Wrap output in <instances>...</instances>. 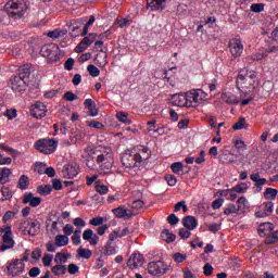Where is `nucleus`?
<instances>
[{
    "label": "nucleus",
    "mask_w": 278,
    "mask_h": 278,
    "mask_svg": "<svg viewBox=\"0 0 278 278\" xmlns=\"http://www.w3.org/2000/svg\"><path fill=\"white\" fill-rule=\"evenodd\" d=\"M233 189L236 192L239 193L247 192V190H249V185H247V182H241L239 185H236Z\"/></svg>",
    "instance_id": "obj_56"
},
{
    "label": "nucleus",
    "mask_w": 278,
    "mask_h": 278,
    "mask_svg": "<svg viewBox=\"0 0 278 278\" xmlns=\"http://www.w3.org/2000/svg\"><path fill=\"white\" fill-rule=\"evenodd\" d=\"M70 256H71V254H68V253L58 252L55 254L54 262H55V264L64 265V264H66V262H68Z\"/></svg>",
    "instance_id": "obj_38"
},
{
    "label": "nucleus",
    "mask_w": 278,
    "mask_h": 278,
    "mask_svg": "<svg viewBox=\"0 0 278 278\" xmlns=\"http://www.w3.org/2000/svg\"><path fill=\"white\" fill-rule=\"evenodd\" d=\"M23 203L24 205H27V203H29L30 207H38V205L42 203V198L34 197V193L29 192L24 194Z\"/></svg>",
    "instance_id": "obj_20"
},
{
    "label": "nucleus",
    "mask_w": 278,
    "mask_h": 278,
    "mask_svg": "<svg viewBox=\"0 0 278 278\" xmlns=\"http://www.w3.org/2000/svg\"><path fill=\"white\" fill-rule=\"evenodd\" d=\"M182 225L189 231H194V229H197V227H199V222L197 220V218L194 216L188 215L185 218H182Z\"/></svg>",
    "instance_id": "obj_24"
},
{
    "label": "nucleus",
    "mask_w": 278,
    "mask_h": 278,
    "mask_svg": "<svg viewBox=\"0 0 278 278\" xmlns=\"http://www.w3.org/2000/svg\"><path fill=\"white\" fill-rule=\"evenodd\" d=\"M7 271L11 277H18L25 271V263H23V260L17 258L7 266Z\"/></svg>",
    "instance_id": "obj_9"
},
{
    "label": "nucleus",
    "mask_w": 278,
    "mask_h": 278,
    "mask_svg": "<svg viewBox=\"0 0 278 278\" xmlns=\"http://www.w3.org/2000/svg\"><path fill=\"white\" fill-rule=\"evenodd\" d=\"M97 40V34L90 33L87 37H85L75 48L76 53H84L92 42Z\"/></svg>",
    "instance_id": "obj_11"
},
{
    "label": "nucleus",
    "mask_w": 278,
    "mask_h": 278,
    "mask_svg": "<svg viewBox=\"0 0 278 278\" xmlns=\"http://www.w3.org/2000/svg\"><path fill=\"white\" fill-rule=\"evenodd\" d=\"M89 225H92L93 227H99L100 225H103V217H94L90 219Z\"/></svg>",
    "instance_id": "obj_64"
},
{
    "label": "nucleus",
    "mask_w": 278,
    "mask_h": 278,
    "mask_svg": "<svg viewBox=\"0 0 278 278\" xmlns=\"http://www.w3.org/2000/svg\"><path fill=\"white\" fill-rule=\"evenodd\" d=\"M53 262V255L51 254H45L42 257V264L43 266H51V263Z\"/></svg>",
    "instance_id": "obj_62"
},
{
    "label": "nucleus",
    "mask_w": 278,
    "mask_h": 278,
    "mask_svg": "<svg viewBox=\"0 0 278 278\" xmlns=\"http://www.w3.org/2000/svg\"><path fill=\"white\" fill-rule=\"evenodd\" d=\"M151 157V150L146 146H137L132 150H126L122 154V164L125 168H138L142 162Z\"/></svg>",
    "instance_id": "obj_1"
},
{
    "label": "nucleus",
    "mask_w": 278,
    "mask_h": 278,
    "mask_svg": "<svg viewBox=\"0 0 278 278\" xmlns=\"http://www.w3.org/2000/svg\"><path fill=\"white\" fill-rule=\"evenodd\" d=\"M257 84V73L243 68L237 76L238 90H254Z\"/></svg>",
    "instance_id": "obj_2"
},
{
    "label": "nucleus",
    "mask_w": 278,
    "mask_h": 278,
    "mask_svg": "<svg viewBox=\"0 0 278 278\" xmlns=\"http://www.w3.org/2000/svg\"><path fill=\"white\" fill-rule=\"evenodd\" d=\"M29 8V2L27 0H10L5 4L7 13L9 14L10 18H14L15 21L25 16Z\"/></svg>",
    "instance_id": "obj_3"
},
{
    "label": "nucleus",
    "mask_w": 278,
    "mask_h": 278,
    "mask_svg": "<svg viewBox=\"0 0 278 278\" xmlns=\"http://www.w3.org/2000/svg\"><path fill=\"white\" fill-rule=\"evenodd\" d=\"M245 207H247V198L241 197L237 200V204L229 203L225 207L224 214L226 216H231V214H244Z\"/></svg>",
    "instance_id": "obj_6"
},
{
    "label": "nucleus",
    "mask_w": 278,
    "mask_h": 278,
    "mask_svg": "<svg viewBox=\"0 0 278 278\" xmlns=\"http://www.w3.org/2000/svg\"><path fill=\"white\" fill-rule=\"evenodd\" d=\"M188 256L186 254H181V253H175L173 258L174 262H176L177 264H181L182 262H186V258Z\"/></svg>",
    "instance_id": "obj_59"
},
{
    "label": "nucleus",
    "mask_w": 278,
    "mask_h": 278,
    "mask_svg": "<svg viewBox=\"0 0 278 278\" xmlns=\"http://www.w3.org/2000/svg\"><path fill=\"white\" fill-rule=\"evenodd\" d=\"M66 265H60V264H56L52 267V274L55 276V277H60L62 275H66Z\"/></svg>",
    "instance_id": "obj_41"
},
{
    "label": "nucleus",
    "mask_w": 278,
    "mask_h": 278,
    "mask_svg": "<svg viewBox=\"0 0 278 278\" xmlns=\"http://www.w3.org/2000/svg\"><path fill=\"white\" fill-rule=\"evenodd\" d=\"M94 21H97V17H94V15H90L89 21L85 24V26L83 28V33L80 34V36H87L88 35V29L94 23Z\"/></svg>",
    "instance_id": "obj_46"
},
{
    "label": "nucleus",
    "mask_w": 278,
    "mask_h": 278,
    "mask_svg": "<svg viewBox=\"0 0 278 278\" xmlns=\"http://www.w3.org/2000/svg\"><path fill=\"white\" fill-rule=\"evenodd\" d=\"M277 194H278V190L277 189L267 188L265 190V199H270V200L277 199Z\"/></svg>",
    "instance_id": "obj_47"
},
{
    "label": "nucleus",
    "mask_w": 278,
    "mask_h": 278,
    "mask_svg": "<svg viewBox=\"0 0 278 278\" xmlns=\"http://www.w3.org/2000/svg\"><path fill=\"white\" fill-rule=\"evenodd\" d=\"M142 207H144V202L142 200H135L131 204L130 212L134 216H138L142 212Z\"/></svg>",
    "instance_id": "obj_31"
},
{
    "label": "nucleus",
    "mask_w": 278,
    "mask_h": 278,
    "mask_svg": "<svg viewBox=\"0 0 278 278\" xmlns=\"http://www.w3.org/2000/svg\"><path fill=\"white\" fill-rule=\"evenodd\" d=\"M144 264V256L142 254H132L127 261V266L134 270L135 268H140Z\"/></svg>",
    "instance_id": "obj_18"
},
{
    "label": "nucleus",
    "mask_w": 278,
    "mask_h": 278,
    "mask_svg": "<svg viewBox=\"0 0 278 278\" xmlns=\"http://www.w3.org/2000/svg\"><path fill=\"white\" fill-rule=\"evenodd\" d=\"M37 192L41 197H47L53 192V187L51 185H40L37 187Z\"/></svg>",
    "instance_id": "obj_37"
},
{
    "label": "nucleus",
    "mask_w": 278,
    "mask_h": 278,
    "mask_svg": "<svg viewBox=\"0 0 278 278\" xmlns=\"http://www.w3.org/2000/svg\"><path fill=\"white\" fill-rule=\"evenodd\" d=\"M170 168H172V172L177 175L181 173V170H184V163L182 162L173 163Z\"/></svg>",
    "instance_id": "obj_54"
},
{
    "label": "nucleus",
    "mask_w": 278,
    "mask_h": 278,
    "mask_svg": "<svg viewBox=\"0 0 278 278\" xmlns=\"http://www.w3.org/2000/svg\"><path fill=\"white\" fill-rule=\"evenodd\" d=\"M228 47L233 58H240L244 51V46L240 39H231L228 43Z\"/></svg>",
    "instance_id": "obj_14"
},
{
    "label": "nucleus",
    "mask_w": 278,
    "mask_h": 278,
    "mask_svg": "<svg viewBox=\"0 0 278 278\" xmlns=\"http://www.w3.org/2000/svg\"><path fill=\"white\" fill-rule=\"evenodd\" d=\"M178 236L180 237L181 240H188L192 236V232L188 230V228H180L178 231Z\"/></svg>",
    "instance_id": "obj_52"
},
{
    "label": "nucleus",
    "mask_w": 278,
    "mask_h": 278,
    "mask_svg": "<svg viewBox=\"0 0 278 278\" xmlns=\"http://www.w3.org/2000/svg\"><path fill=\"white\" fill-rule=\"evenodd\" d=\"M94 160H97V156L94 155V153H92V148H88V150H87V159L85 161V164L91 170H93V168L96 166L94 165Z\"/></svg>",
    "instance_id": "obj_30"
},
{
    "label": "nucleus",
    "mask_w": 278,
    "mask_h": 278,
    "mask_svg": "<svg viewBox=\"0 0 278 278\" xmlns=\"http://www.w3.org/2000/svg\"><path fill=\"white\" fill-rule=\"evenodd\" d=\"M54 47H55V43H48L42 46L40 49V55H42V58H49Z\"/></svg>",
    "instance_id": "obj_40"
},
{
    "label": "nucleus",
    "mask_w": 278,
    "mask_h": 278,
    "mask_svg": "<svg viewBox=\"0 0 278 278\" xmlns=\"http://www.w3.org/2000/svg\"><path fill=\"white\" fill-rule=\"evenodd\" d=\"M275 204L273 202H264L260 205L258 210L255 212L256 218H266L273 214Z\"/></svg>",
    "instance_id": "obj_12"
},
{
    "label": "nucleus",
    "mask_w": 278,
    "mask_h": 278,
    "mask_svg": "<svg viewBox=\"0 0 278 278\" xmlns=\"http://www.w3.org/2000/svg\"><path fill=\"white\" fill-rule=\"evenodd\" d=\"M207 229H208V231H211L212 233H216V232L220 231V224H217V223L210 224V225L207 226Z\"/></svg>",
    "instance_id": "obj_63"
},
{
    "label": "nucleus",
    "mask_w": 278,
    "mask_h": 278,
    "mask_svg": "<svg viewBox=\"0 0 278 278\" xmlns=\"http://www.w3.org/2000/svg\"><path fill=\"white\" fill-rule=\"evenodd\" d=\"M96 191L98 192V194H108V192H110V188L105 185H99V182H97Z\"/></svg>",
    "instance_id": "obj_53"
},
{
    "label": "nucleus",
    "mask_w": 278,
    "mask_h": 278,
    "mask_svg": "<svg viewBox=\"0 0 278 278\" xmlns=\"http://www.w3.org/2000/svg\"><path fill=\"white\" fill-rule=\"evenodd\" d=\"M222 100L224 101V103H227L228 105H238V103H240L238 96L231 92H223Z\"/></svg>",
    "instance_id": "obj_26"
},
{
    "label": "nucleus",
    "mask_w": 278,
    "mask_h": 278,
    "mask_svg": "<svg viewBox=\"0 0 278 278\" xmlns=\"http://www.w3.org/2000/svg\"><path fill=\"white\" fill-rule=\"evenodd\" d=\"M21 229L28 236H38L40 233V222L28 218L22 223Z\"/></svg>",
    "instance_id": "obj_8"
},
{
    "label": "nucleus",
    "mask_w": 278,
    "mask_h": 278,
    "mask_svg": "<svg viewBox=\"0 0 278 278\" xmlns=\"http://www.w3.org/2000/svg\"><path fill=\"white\" fill-rule=\"evenodd\" d=\"M250 179L251 181H254L255 184V188H257V190L262 191V186H266V178H262L260 176V173H254L250 175Z\"/></svg>",
    "instance_id": "obj_28"
},
{
    "label": "nucleus",
    "mask_w": 278,
    "mask_h": 278,
    "mask_svg": "<svg viewBox=\"0 0 278 278\" xmlns=\"http://www.w3.org/2000/svg\"><path fill=\"white\" fill-rule=\"evenodd\" d=\"M172 105L177 108H187L186 93H175L170 98Z\"/></svg>",
    "instance_id": "obj_21"
},
{
    "label": "nucleus",
    "mask_w": 278,
    "mask_h": 278,
    "mask_svg": "<svg viewBox=\"0 0 278 278\" xmlns=\"http://www.w3.org/2000/svg\"><path fill=\"white\" fill-rule=\"evenodd\" d=\"M161 238L165 242H175V240L177 239V236L175 233L170 232L168 229H164L161 232Z\"/></svg>",
    "instance_id": "obj_39"
},
{
    "label": "nucleus",
    "mask_w": 278,
    "mask_h": 278,
    "mask_svg": "<svg viewBox=\"0 0 278 278\" xmlns=\"http://www.w3.org/2000/svg\"><path fill=\"white\" fill-rule=\"evenodd\" d=\"M72 242L75 247L81 244V229L75 230L72 236Z\"/></svg>",
    "instance_id": "obj_45"
},
{
    "label": "nucleus",
    "mask_w": 278,
    "mask_h": 278,
    "mask_svg": "<svg viewBox=\"0 0 278 278\" xmlns=\"http://www.w3.org/2000/svg\"><path fill=\"white\" fill-rule=\"evenodd\" d=\"M78 255L85 260H90L92 257V251L88 249H78Z\"/></svg>",
    "instance_id": "obj_51"
},
{
    "label": "nucleus",
    "mask_w": 278,
    "mask_h": 278,
    "mask_svg": "<svg viewBox=\"0 0 278 278\" xmlns=\"http://www.w3.org/2000/svg\"><path fill=\"white\" fill-rule=\"evenodd\" d=\"M232 129L235 131L247 129V119L244 117H240L238 122L232 125Z\"/></svg>",
    "instance_id": "obj_44"
},
{
    "label": "nucleus",
    "mask_w": 278,
    "mask_h": 278,
    "mask_svg": "<svg viewBox=\"0 0 278 278\" xmlns=\"http://www.w3.org/2000/svg\"><path fill=\"white\" fill-rule=\"evenodd\" d=\"M83 240L89 242L91 247H97L99 244V235L94 233L92 229H86L83 232Z\"/></svg>",
    "instance_id": "obj_19"
},
{
    "label": "nucleus",
    "mask_w": 278,
    "mask_h": 278,
    "mask_svg": "<svg viewBox=\"0 0 278 278\" xmlns=\"http://www.w3.org/2000/svg\"><path fill=\"white\" fill-rule=\"evenodd\" d=\"M200 92L201 89H192L185 93L187 108H199V105H201V101H203V99L201 98Z\"/></svg>",
    "instance_id": "obj_7"
},
{
    "label": "nucleus",
    "mask_w": 278,
    "mask_h": 278,
    "mask_svg": "<svg viewBox=\"0 0 278 278\" xmlns=\"http://www.w3.org/2000/svg\"><path fill=\"white\" fill-rule=\"evenodd\" d=\"M62 58H64L62 50H60V47L58 45H54V48H52V52H50V55L48 56V61L50 62V64H55V62H60Z\"/></svg>",
    "instance_id": "obj_23"
},
{
    "label": "nucleus",
    "mask_w": 278,
    "mask_h": 278,
    "mask_svg": "<svg viewBox=\"0 0 278 278\" xmlns=\"http://www.w3.org/2000/svg\"><path fill=\"white\" fill-rule=\"evenodd\" d=\"M63 99H65V101H77L78 98L73 91H67L64 93Z\"/></svg>",
    "instance_id": "obj_61"
},
{
    "label": "nucleus",
    "mask_w": 278,
    "mask_h": 278,
    "mask_svg": "<svg viewBox=\"0 0 278 278\" xmlns=\"http://www.w3.org/2000/svg\"><path fill=\"white\" fill-rule=\"evenodd\" d=\"M17 188H20V190H27V188H29V177L27 175L20 177Z\"/></svg>",
    "instance_id": "obj_42"
},
{
    "label": "nucleus",
    "mask_w": 278,
    "mask_h": 278,
    "mask_svg": "<svg viewBox=\"0 0 278 278\" xmlns=\"http://www.w3.org/2000/svg\"><path fill=\"white\" fill-rule=\"evenodd\" d=\"M14 239L12 238V227L8 226L4 235L2 236V247H0V251L4 252L10 249H14Z\"/></svg>",
    "instance_id": "obj_10"
},
{
    "label": "nucleus",
    "mask_w": 278,
    "mask_h": 278,
    "mask_svg": "<svg viewBox=\"0 0 278 278\" xmlns=\"http://www.w3.org/2000/svg\"><path fill=\"white\" fill-rule=\"evenodd\" d=\"M111 151L109 148H104L103 150L101 147L91 148V153L96 155V164L100 165L101 170H110L112 168L114 162H112Z\"/></svg>",
    "instance_id": "obj_4"
},
{
    "label": "nucleus",
    "mask_w": 278,
    "mask_h": 278,
    "mask_svg": "<svg viewBox=\"0 0 278 278\" xmlns=\"http://www.w3.org/2000/svg\"><path fill=\"white\" fill-rule=\"evenodd\" d=\"M30 75H31V64L26 63L20 67V73L17 77H21L22 79L27 81Z\"/></svg>",
    "instance_id": "obj_29"
},
{
    "label": "nucleus",
    "mask_w": 278,
    "mask_h": 278,
    "mask_svg": "<svg viewBox=\"0 0 278 278\" xmlns=\"http://www.w3.org/2000/svg\"><path fill=\"white\" fill-rule=\"evenodd\" d=\"M10 84L14 92H23V90H25V86L27 85V80L16 75L11 77Z\"/></svg>",
    "instance_id": "obj_16"
},
{
    "label": "nucleus",
    "mask_w": 278,
    "mask_h": 278,
    "mask_svg": "<svg viewBox=\"0 0 278 278\" xmlns=\"http://www.w3.org/2000/svg\"><path fill=\"white\" fill-rule=\"evenodd\" d=\"M10 175H12V170L10 168H0V184H8V181H10Z\"/></svg>",
    "instance_id": "obj_32"
},
{
    "label": "nucleus",
    "mask_w": 278,
    "mask_h": 278,
    "mask_svg": "<svg viewBox=\"0 0 278 278\" xmlns=\"http://www.w3.org/2000/svg\"><path fill=\"white\" fill-rule=\"evenodd\" d=\"M112 212L116 218H123L124 220H129V218H134V213L131 208H127L126 206H118L113 208Z\"/></svg>",
    "instance_id": "obj_17"
},
{
    "label": "nucleus",
    "mask_w": 278,
    "mask_h": 278,
    "mask_svg": "<svg viewBox=\"0 0 278 278\" xmlns=\"http://www.w3.org/2000/svg\"><path fill=\"white\" fill-rule=\"evenodd\" d=\"M68 31L66 29H54L47 34L48 38H52V40H58V38H62L66 36Z\"/></svg>",
    "instance_id": "obj_33"
},
{
    "label": "nucleus",
    "mask_w": 278,
    "mask_h": 278,
    "mask_svg": "<svg viewBox=\"0 0 278 278\" xmlns=\"http://www.w3.org/2000/svg\"><path fill=\"white\" fill-rule=\"evenodd\" d=\"M81 25H84V21L81 20H73L70 24V29L73 31L74 36H79L77 30L81 29Z\"/></svg>",
    "instance_id": "obj_35"
},
{
    "label": "nucleus",
    "mask_w": 278,
    "mask_h": 278,
    "mask_svg": "<svg viewBox=\"0 0 278 278\" xmlns=\"http://www.w3.org/2000/svg\"><path fill=\"white\" fill-rule=\"evenodd\" d=\"M1 192H2V201H8V200L12 199V191H10L9 188L3 187L1 189Z\"/></svg>",
    "instance_id": "obj_57"
},
{
    "label": "nucleus",
    "mask_w": 278,
    "mask_h": 278,
    "mask_svg": "<svg viewBox=\"0 0 278 278\" xmlns=\"http://www.w3.org/2000/svg\"><path fill=\"white\" fill-rule=\"evenodd\" d=\"M179 210H182V212H188V205H186V201H180L175 204L174 212H179Z\"/></svg>",
    "instance_id": "obj_55"
},
{
    "label": "nucleus",
    "mask_w": 278,
    "mask_h": 278,
    "mask_svg": "<svg viewBox=\"0 0 278 278\" xmlns=\"http://www.w3.org/2000/svg\"><path fill=\"white\" fill-rule=\"evenodd\" d=\"M86 138V130L76 128L71 132L72 142H81L83 139Z\"/></svg>",
    "instance_id": "obj_27"
},
{
    "label": "nucleus",
    "mask_w": 278,
    "mask_h": 278,
    "mask_svg": "<svg viewBox=\"0 0 278 278\" xmlns=\"http://www.w3.org/2000/svg\"><path fill=\"white\" fill-rule=\"evenodd\" d=\"M81 25H84V21L81 20H73L70 24V29L73 31L74 36H79L77 30L81 29Z\"/></svg>",
    "instance_id": "obj_34"
},
{
    "label": "nucleus",
    "mask_w": 278,
    "mask_h": 278,
    "mask_svg": "<svg viewBox=\"0 0 278 278\" xmlns=\"http://www.w3.org/2000/svg\"><path fill=\"white\" fill-rule=\"evenodd\" d=\"M81 25H84V21L81 20H73L70 24V29L73 31L74 36H79L77 30L81 29Z\"/></svg>",
    "instance_id": "obj_36"
},
{
    "label": "nucleus",
    "mask_w": 278,
    "mask_h": 278,
    "mask_svg": "<svg viewBox=\"0 0 278 278\" xmlns=\"http://www.w3.org/2000/svg\"><path fill=\"white\" fill-rule=\"evenodd\" d=\"M87 71L89 73V75H91V77H99V75H101V71L99 70V67L90 64L87 66Z\"/></svg>",
    "instance_id": "obj_48"
},
{
    "label": "nucleus",
    "mask_w": 278,
    "mask_h": 278,
    "mask_svg": "<svg viewBox=\"0 0 278 278\" xmlns=\"http://www.w3.org/2000/svg\"><path fill=\"white\" fill-rule=\"evenodd\" d=\"M275 242H278V230L265 238V244H275Z\"/></svg>",
    "instance_id": "obj_49"
},
{
    "label": "nucleus",
    "mask_w": 278,
    "mask_h": 278,
    "mask_svg": "<svg viewBox=\"0 0 278 278\" xmlns=\"http://www.w3.org/2000/svg\"><path fill=\"white\" fill-rule=\"evenodd\" d=\"M54 240L56 247H66L68 244V237L66 235H56Z\"/></svg>",
    "instance_id": "obj_43"
},
{
    "label": "nucleus",
    "mask_w": 278,
    "mask_h": 278,
    "mask_svg": "<svg viewBox=\"0 0 278 278\" xmlns=\"http://www.w3.org/2000/svg\"><path fill=\"white\" fill-rule=\"evenodd\" d=\"M267 54L266 52H257V53H254L250 56V60H253L254 62H260L261 60H264V58H266Z\"/></svg>",
    "instance_id": "obj_58"
},
{
    "label": "nucleus",
    "mask_w": 278,
    "mask_h": 278,
    "mask_svg": "<svg viewBox=\"0 0 278 278\" xmlns=\"http://www.w3.org/2000/svg\"><path fill=\"white\" fill-rule=\"evenodd\" d=\"M63 173L67 179H74V177L79 175V166L77 164H68L65 166Z\"/></svg>",
    "instance_id": "obj_22"
},
{
    "label": "nucleus",
    "mask_w": 278,
    "mask_h": 278,
    "mask_svg": "<svg viewBox=\"0 0 278 278\" xmlns=\"http://www.w3.org/2000/svg\"><path fill=\"white\" fill-rule=\"evenodd\" d=\"M117 119L119 123H125V125H131V119L127 117V113L125 112L117 113Z\"/></svg>",
    "instance_id": "obj_50"
},
{
    "label": "nucleus",
    "mask_w": 278,
    "mask_h": 278,
    "mask_svg": "<svg viewBox=\"0 0 278 278\" xmlns=\"http://www.w3.org/2000/svg\"><path fill=\"white\" fill-rule=\"evenodd\" d=\"M166 270L168 269L166 268V265H164V262L162 261L151 262L148 264V273L150 275H162V273L164 274L166 273Z\"/></svg>",
    "instance_id": "obj_13"
},
{
    "label": "nucleus",
    "mask_w": 278,
    "mask_h": 278,
    "mask_svg": "<svg viewBox=\"0 0 278 278\" xmlns=\"http://www.w3.org/2000/svg\"><path fill=\"white\" fill-rule=\"evenodd\" d=\"M251 11L255 13L264 12V4L263 3H253L251 4Z\"/></svg>",
    "instance_id": "obj_60"
},
{
    "label": "nucleus",
    "mask_w": 278,
    "mask_h": 278,
    "mask_svg": "<svg viewBox=\"0 0 278 278\" xmlns=\"http://www.w3.org/2000/svg\"><path fill=\"white\" fill-rule=\"evenodd\" d=\"M58 144L59 142L55 139L42 138L35 142V149L39 153H43V155H51V153H55L58 150Z\"/></svg>",
    "instance_id": "obj_5"
},
{
    "label": "nucleus",
    "mask_w": 278,
    "mask_h": 278,
    "mask_svg": "<svg viewBox=\"0 0 278 278\" xmlns=\"http://www.w3.org/2000/svg\"><path fill=\"white\" fill-rule=\"evenodd\" d=\"M275 229V225L273 223H263L258 226V235L262 238H265V236H270L273 233V230Z\"/></svg>",
    "instance_id": "obj_25"
},
{
    "label": "nucleus",
    "mask_w": 278,
    "mask_h": 278,
    "mask_svg": "<svg viewBox=\"0 0 278 278\" xmlns=\"http://www.w3.org/2000/svg\"><path fill=\"white\" fill-rule=\"evenodd\" d=\"M30 114L35 118H45L47 116V105L42 102H36L30 109Z\"/></svg>",
    "instance_id": "obj_15"
}]
</instances>
